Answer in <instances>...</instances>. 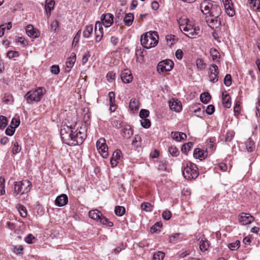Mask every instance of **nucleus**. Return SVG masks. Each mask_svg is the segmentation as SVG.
<instances>
[{"mask_svg":"<svg viewBox=\"0 0 260 260\" xmlns=\"http://www.w3.org/2000/svg\"><path fill=\"white\" fill-rule=\"evenodd\" d=\"M209 13L206 15V21L212 29H216L221 25V10L219 6L215 2L213 4L212 9H210Z\"/></svg>","mask_w":260,"mask_h":260,"instance_id":"obj_1","label":"nucleus"},{"mask_svg":"<svg viewBox=\"0 0 260 260\" xmlns=\"http://www.w3.org/2000/svg\"><path fill=\"white\" fill-rule=\"evenodd\" d=\"M180 29L188 38L194 39L200 36L201 31L199 27H193L186 18H181L178 20Z\"/></svg>","mask_w":260,"mask_h":260,"instance_id":"obj_2","label":"nucleus"},{"mask_svg":"<svg viewBox=\"0 0 260 260\" xmlns=\"http://www.w3.org/2000/svg\"><path fill=\"white\" fill-rule=\"evenodd\" d=\"M158 36L156 31H149L142 35L141 44L146 49H150L157 45Z\"/></svg>","mask_w":260,"mask_h":260,"instance_id":"obj_3","label":"nucleus"},{"mask_svg":"<svg viewBox=\"0 0 260 260\" xmlns=\"http://www.w3.org/2000/svg\"><path fill=\"white\" fill-rule=\"evenodd\" d=\"M71 134L72 136L71 145L74 146L82 144L86 137L85 128L82 127H78L76 129L72 127Z\"/></svg>","mask_w":260,"mask_h":260,"instance_id":"obj_4","label":"nucleus"},{"mask_svg":"<svg viewBox=\"0 0 260 260\" xmlns=\"http://www.w3.org/2000/svg\"><path fill=\"white\" fill-rule=\"evenodd\" d=\"M45 89L43 87H39L37 89L28 91L24 97L27 103H31L32 102H39L43 95L45 93Z\"/></svg>","mask_w":260,"mask_h":260,"instance_id":"obj_5","label":"nucleus"},{"mask_svg":"<svg viewBox=\"0 0 260 260\" xmlns=\"http://www.w3.org/2000/svg\"><path fill=\"white\" fill-rule=\"evenodd\" d=\"M14 185V191L13 194L15 196L18 194L22 195L30 190L31 183L27 180H24L22 181L15 182Z\"/></svg>","mask_w":260,"mask_h":260,"instance_id":"obj_6","label":"nucleus"},{"mask_svg":"<svg viewBox=\"0 0 260 260\" xmlns=\"http://www.w3.org/2000/svg\"><path fill=\"white\" fill-rule=\"evenodd\" d=\"M183 175L187 179H196L199 175L196 165L191 162H187L183 170Z\"/></svg>","mask_w":260,"mask_h":260,"instance_id":"obj_7","label":"nucleus"},{"mask_svg":"<svg viewBox=\"0 0 260 260\" xmlns=\"http://www.w3.org/2000/svg\"><path fill=\"white\" fill-rule=\"evenodd\" d=\"M96 148L103 158H106L108 155V146L104 138H101L96 142Z\"/></svg>","mask_w":260,"mask_h":260,"instance_id":"obj_8","label":"nucleus"},{"mask_svg":"<svg viewBox=\"0 0 260 260\" xmlns=\"http://www.w3.org/2000/svg\"><path fill=\"white\" fill-rule=\"evenodd\" d=\"M174 66V62L170 59H166L160 61L157 67L158 72L163 73L164 72L171 71Z\"/></svg>","mask_w":260,"mask_h":260,"instance_id":"obj_9","label":"nucleus"},{"mask_svg":"<svg viewBox=\"0 0 260 260\" xmlns=\"http://www.w3.org/2000/svg\"><path fill=\"white\" fill-rule=\"evenodd\" d=\"M209 81L215 83L218 81V75L219 74V70L218 67L215 64H212L209 68Z\"/></svg>","mask_w":260,"mask_h":260,"instance_id":"obj_10","label":"nucleus"},{"mask_svg":"<svg viewBox=\"0 0 260 260\" xmlns=\"http://www.w3.org/2000/svg\"><path fill=\"white\" fill-rule=\"evenodd\" d=\"M72 127H68V131L65 129H61L60 133L63 142L69 145H71V141H72L71 136Z\"/></svg>","mask_w":260,"mask_h":260,"instance_id":"obj_11","label":"nucleus"},{"mask_svg":"<svg viewBox=\"0 0 260 260\" xmlns=\"http://www.w3.org/2000/svg\"><path fill=\"white\" fill-rule=\"evenodd\" d=\"M214 2L210 0H204L200 4V9L202 13L205 16L209 13V9H212Z\"/></svg>","mask_w":260,"mask_h":260,"instance_id":"obj_12","label":"nucleus"},{"mask_svg":"<svg viewBox=\"0 0 260 260\" xmlns=\"http://www.w3.org/2000/svg\"><path fill=\"white\" fill-rule=\"evenodd\" d=\"M254 220V217L250 214L242 213L239 217V220L243 225L250 223Z\"/></svg>","mask_w":260,"mask_h":260,"instance_id":"obj_13","label":"nucleus"},{"mask_svg":"<svg viewBox=\"0 0 260 260\" xmlns=\"http://www.w3.org/2000/svg\"><path fill=\"white\" fill-rule=\"evenodd\" d=\"M114 16L112 14L107 13L102 16V23L106 27L110 26L113 23Z\"/></svg>","mask_w":260,"mask_h":260,"instance_id":"obj_14","label":"nucleus"},{"mask_svg":"<svg viewBox=\"0 0 260 260\" xmlns=\"http://www.w3.org/2000/svg\"><path fill=\"white\" fill-rule=\"evenodd\" d=\"M133 76L130 70L125 69L121 73V79L125 83H129L133 80Z\"/></svg>","mask_w":260,"mask_h":260,"instance_id":"obj_15","label":"nucleus"},{"mask_svg":"<svg viewBox=\"0 0 260 260\" xmlns=\"http://www.w3.org/2000/svg\"><path fill=\"white\" fill-rule=\"evenodd\" d=\"M76 59V55L75 53H72L71 55L69 58H68L66 61V67L65 68V71L66 72L69 73L71 71V69L74 65Z\"/></svg>","mask_w":260,"mask_h":260,"instance_id":"obj_16","label":"nucleus"},{"mask_svg":"<svg viewBox=\"0 0 260 260\" xmlns=\"http://www.w3.org/2000/svg\"><path fill=\"white\" fill-rule=\"evenodd\" d=\"M25 30L27 35L31 38H36L39 36L38 30L34 28L31 25H28L25 28Z\"/></svg>","mask_w":260,"mask_h":260,"instance_id":"obj_17","label":"nucleus"},{"mask_svg":"<svg viewBox=\"0 0 260 260\" xmlns=\"http://www.w3.org/2000/svg\"><path fill=\"white\" fill-rule=\"evenodd\" d=\"M208 155V152L206 150H202L200 148H196L193 152V156L196 158L200 160L205 159Z\"/></svg>","mask_w":260,"mask_h":260,"instance_id":"obj_18","label":"nucleus"},{"mask_svg":"<svg viewBox=\"0 0 260 260\" xmlns=\"http://www.w3.org/2000/svg\"><path fill=\"white\" fill-rule=\"evenodd\" d=\"M68 202V196L66 194H61L56 198L55 204L57 206L62 207L66 205Z\"/></svg>","mask_w":260,"mask_h":260,"instance_id":"obj_19","label":"nucleus"},{"mask_svg":"<svg viewBox=\"0 0 260 260\" xmlns=\"http://www.w3.org/2000/svg\"><path fill=\"white\" fill-rule=\"evenodd\" d=\"M169 106L171 110L177 112H180L182 109L181 104L177 100L173 99L172 101H170Z\"/></svg>","mask_w":260,"mask_h":260,"instance_id":"obj_20","label":"nucleus"},{"mask_svg":"<svg viewBox=\"0 0 260 260\" xmlns=\"http://www.w3.org/2000/svg\"><path fill=\"white\" fill-rule=\"evenodd\" d=\"M121 152L119 150H116L114 151L113 155L110 160V164L112 167H115L117 164V160H118L120 157Z\"/></svg>","mask_w":260,"mask_h":260,"instance_id":"obj_21","label":"nucleus"},{"mask_svg":"<svg viewBox=\"0 0 260 260\" xmlns=\"http://www.w3.org/2000/svg\"><path fill=\"white\" fill-rule=\"evenodd\" d=\"M55 4L54 0H46L45 9L46 12L47 17H49L51 15V11L53 9Z\"/></svg>","mask_w":260,"mask_h":260,"instance_id":"obj_22","label":"nucleus"},{"mask_svg":"<svg viewBox=\"0 0 260 260\" xmlns=\"http://www.w3.org/2000/svg\"><path fill=\"white\" fill-rule=\"evenodd\" d=\"M222 104L225 108H229L231 106V97L230 95L225 92H222Z\"/></svg>","mask_w":260,"mask_h":260,"instance_id":"obj_23","label":"nucleus"},{"mask_svg":"<svg viewBox=\"0 0 260 260\" xmlns=\"http://www.w3.org/2000/svg\"><path fill=\"white\" fill-rule=\"evenodd\" d=\"M171 137L173 139L176 140L177 141H181V140H185L186 138V135L185 133L179 132H172Z\"/></svg>","mask_w":260,"mask_h":260,"instance_id":"obj_24","label":"nucleus"},{"mask_svg":"<svg viewBox=\"0 0 260 260\" xmlns=\"http://www.w3.org/2000/svg\"><path fill=\"white\" fill-rule=\"evenodd\" d=\"M134 20V16L132 13H128L125 14L123 18V22L124 24L127 26H131Z\"/></svg>","mask_w":260,"mask_h":260,"instance_id":"obj_25","label":"nucleus"},{"mask_svg":"<svg viewBox=\"0 0 260 260\" xmlns=\"http://www.w3.org/2000/svg\"><path fill=\"white\" fill-rule=\"evenodd\" d=\"M133 134V131L130 126H126L122 129V135L125 138H129Z\"/></svg>","mask_w":260,"mask_h":260,"instance_id":"obj_26","label":"nucleus"},{"mask_svg":"<svg viewBox=\"0 0 260 260\" xmlns=\"http://www.w3.org/2000/svg\"><path fill=\"white\" fill-rule=\"evenodd\" d=\"M19 124V120H16L14 126H9L6 128L5 131L6 134L8 136H12L15 132V128L17 127Z\"/></svg>","mask_w":260,"mask_h":260,"instance_id":"obj_27","label":"nucleus"},{"mask_svg":"<svg viewBox=\"0 0 260 260\" xmlns=\"http://www.w3.org/2000/svg\"><path fill=\"white\" fill-rule=\"evenodd\" d=\"M129 107L131 111L133 112L137 111L139 108V105L138 101L136 99L131 100Z\"/></svg>","mask_w":260,"mask_h":260,"instance_id":"obj_28","label":"nucleus"},{"mask_svg":"<svg viewBox=\"0 0 260 260\" xmlns=\"http://www.w3.org/2000/svg\"><path fill=\"white\" fill-rule=\"evenodd\" d=\"M249 5L253 10L260 11V1L259 0H249Z\"/></svg>","mask_w":260,"mask_h":260,"instance_id":"obj_29","label":"nucleus"},{"mask_svg":"<svg viewBox=\"0 0 260 260\" xmlns=\"http://www.w3.org/2000/svg\"><path fill=\"white\" fill-rule=\"evenodd\" d=\"M93 31L92 25H89L85 27L83 32V36L84 38H88Z\"/></svg>","mask_w":260,"mask_h":260,"instance_id":"obj_30","label":"nucleus"},{"mask_svg":"<svg viewBox=\"0 0 260 260\" xmlns=\"http://www.w3.org/2000/svg\"><path fill=\"white\" fill-rule=\"evenodd\" d=\"M101 214L97 210H91L88 213L89 217L94 220H98Z\"/></svg>","mask_w":260,"mask_h":260,"instance_id":"obj_31","label":"nucleus"},{"mask_svg":"<svg viewBox=\"0 0 260 260\" xmlns=\"http://www.w3.org/2000/svg\"><path fill=\"white\" fill-rule=\"evenodd\" d=\"M141 208L146 212H151L153 209V206L148 202H144L141 204Z\"/></svg>","mask_w":260,"mask_h":260,"instance_id":"obj_32","label":"nucleus"},{"mask_svg":"<svg viewBox=\"0 0 260 260\" xmlns=\"http://www.w3.org/2000/svg\"><path fill=\"white\" fill-rule=\"evenodd\" d=\"M211 95L209 92H205L200 95V100L204 104H207L211 99Z\"/></svg>","mask_w":260,"mask_h":260,"instance_id":"obj_33","label":"nucleus"},{"mask_svg":"<svg viewBox=\"0 0 260 260\" xmlns=\"http://www.w3.org/2000/svg\"><path fill=\"white\" fill-rule=\"evenodd\" d=\"M210 53L212 56V59L214 61H218V59L219 58L220 54L216 49L213 48L210 49Z\"/></svg>","mask_w":260,"mask_h":260,"instance_id":"obj_34","label":"nucleus"},{"mask_svg":"<svg viewBox=\"0 0 260 260\" xmlns=\"http://www.w3.org/2000/svg\"><path fill=\"white\" fill-rule=\"evenodd\" d=\"M246 148L248 152H252L254 148V143L252 140L249 138L246 141Z\"/></svg>","mask_w":260,"mask_h":260,"instance_id":"obj_35","label":"nucleus"},{"mask_svg":"<svg viewBox=\"0 0 260 260\" xmlns=\"http://www.w3.org/2000/svg\"><path fill=\"white\" fill-rule=\"evenodd\" d=\"M193 145V144L192 142H188L184 144L181 148L182 152L187 154V152H189L191 148L192 147Z\"/></svg>","mask_w":260,"mask_h":260,"instance_id":"obj_36","label":"nucleus"},{"mask_svg":"<svg viewBox=\"0 0 260 260\" xmlns=\"http://www.w3.org/2000/svg\"><path fill=\"white\" fill-rule=\"evenodd\" d=\"M17 208L21 217H25L26 216L27 211L26 208L24 206L18 204L17 205Z\"/></svg>","mask_w":260,"mask_h":260,"instance_id":"obj_37","label":"nucleus"},{"mask_svg":"<svg viewBox=\"0 0 260 260\" xmlns=\"http://www.w3.org/2000/svg\"><path fill=\"white\" fill-rule=\"evenodd\" d=\"M98 220H99L100 222L103 224H106L109 227H111L113 225V222L108 221V219L103 216L102 214Z\"/></svg>","mask_w":260,"mask_h":260,"instance_id":"obj_38","label":"nucleus"},{"mask_svg":"<svg viewBox=\"0 0 260 260\" xmlns=\"http://www.w3.org/2000/svg\"><path fill=\"white\" fill-rule=\"evenodd\" d=\"M235 136V132L233 130L228 131L225 136V141L226 142H230L233 139Z\"/></svg>","mask_w":260,"mask_h":260,"instance_id":"obj_39","label":"nucleus"},{"mask_svg":"<svg viewBox=\"0 0 260 260\" xmlns=\"http://www.w3.org/2000/svg\"><path fill=\"white\" fill-rule=\"evenodd\" d=\"M114 211L116 215L121 216L125 213V208L122 206H116Z\"/></svg>","mask_w":260,"mask_h":260,"instance_id":"obj_40","label":"nucleus"},{"mask_svg":"<svg viewBox=\"0 0 260 260\" xmlns=\"http://www.w3.org/2000/svg\"><path fill=\"white\" fill-rule=\"evenodd\" d=\"M209 247V242L207 240H202L200 243V248L202 251H205Z\"/></svg>","mask_w":260,"mask_h":260,"instance_id":"obj_41","label":"nucleus"},{"mask_svg":"<svg viewBox=\"0 0 260 260\" xmlns=\"http://www.w3.org/2000/svg\"><path fill=\"white\" fill-rule=\"evenodd\" d=\"M169 151L173 156H177L179 154V151L174 146H171L169 148Z\"/></svg>","mask_w":260,"mask_h":260,"instance_id":"obj_42","label":"nucleus"},{"mask_svg":"<svg viewBox=\"0 0 260 260\" xmlns=\"http://www.w3.org/2000/svg\"><path fill=\"white\" fill-rule=\"evenodd\" d=\"M226 13L229 16H233L235 15V10L233 7V4L228 6L226 8H224Z\"/></svg>","mask_w":260,"mask_h":260,"instance_id":"obj_43","label":"nucleus"},{"mask_svg":"<svg viewBox=\"0 0 260 260\" xmlns=\"http://www.w3.org/2000/svg\"><path fill=\"white\" fill-rule=\"evenodd\" d=\"M94 33L95 35V41L96 42H100L103 36V31H100L99 29L94 28Z\"/></svg>","mask_w":260,"mask_h":260,"instance_id":"obj_44","label":"nucleus"},{"mask_svg":"<svg viewBox=\"0 0 260 260\" xmlns=\"http://www.w3.org/2000/svg\"><path fill=\"white\" fill-rule=\"evenodd\" d=\"M240 246V242L239 240H237L234 243H230L228 245V247L232 250H237Z\"/></svg>","mask_w":260,"mask_h":260,"instance_id":"obj_45","label":"nucleus"},{"mask_svg":"<svg viewBox=\"0 0 260 260\" xmlns=\"http://www.w3.org/2000/svg\"><path fill=\"white\" fill-rule=\"evenodd\" d=\"M165 253L161 251H158L153 254V260H163Z\"/></svg>","mask_w":260,"mask_h":260,"instance_id":"obj_46","label":"nucleus"},{"mask_svg":"<svg viewBox=\"0 0 260 260\" xmlns=\"http://www.w3.org/2000/svg\"><path fill=\"white\" fill-rule=\"evenodd\" d=\"M196 65L197 68L200 70L204 69L206 67L205 63H204V61L200 58L197 59Z\"/></svg>","mask_w":260,"mask_h":260,"instance_id":"obj_47","label":"nucleus"},{"mask_svg":"<svg viewBox=\"0 0 260 260\" xmlns=\"http://www.w3.org/2000/svg\"><path fill=\"white\" fill-rule=\"evenodd\" d=\"M141 125L143 127H144L145 128H147L150 127L151 122H150V121L148 119L143 118L141 120Z\"/></svg>","mask_w":260,"mask_h":260,"instance_id":"obj_48","label":"nucleus"},{"mask_svg":"<svg viewBox=\"0 0 260 260\" xmlns=\"http://www.w3.org/2000/svg\"><path fill=\"white\" fill-rule=\"evenodd\" d=\"M5 179L0 177V196H2L5 193Z\"/></svg>","mask_w":260,"mask_h":260,"instance_id":"obj_49","label":"nucleus"},{"mask_svg":"<svg viewBox=\"0 0 260 260\" xmlns=\"http://www.w3.org/2000/svg\"><path fill=\"white\" fill-rule=\"evenodd\" d=\"M13 101V97L10 94H5L3 98V102L6 104L12 103Z\"/></svg>","mask_w":260,"mask_h":260,"instance_id":"obj_50","label":"nucleus"},{"mask_svg":"<svg viewBox=\"0 0 260 260\" xmlns=\"http://www.w3.org/2000/svg\"><path fill=\"white\" fill-rule=\"evenodd\" d=\"M7 124V118L4 116H0V128H4Z\"/></svg>","mask_w":260,"mask_h":260,"instance_id":"obj_51","label":"nucleus"},{"mask_svg":"<svg viewBox=\"0 0 260 260\" xmlns=\"http://www.w3.org/2000/svg\"><path fill=\"white\" fill-rule=\"evenodd\" d=\"M224 83L225 86H230L232 84V77L230 74H226L224 78Z\"/></svg>","mask_w":260,"mask_h":260,"instance_id":"obj_52","label":"nucleus"},{"mask_svg":"<svg viewBox=\"0 0 260 260\" xmlns=\"http://www.w3.org/2000/svg\"><path fill=\"white\" fill-rule=\"evenodd\" d=\"M163 218L165 220H169L172 217V213L170 211L166 210L162 214Z\"/></svg>","mask_w":260,"mask_h":260,"instance_id":"obj_53","label":"nucleus"},{"mask_svg":"<svg viewBox=\"0 0 260 260\" xmlns=\"http://www.w3.org/2000/svg\"><path fill=\"white\" fill-rule=\"evenodd\" d=\"M149 111L145 109L141 110L139 113V116L142 119L146 118L149 116Z\"/></svg>","mask_w":260,"mask_h":260,"instance_id":"obj_54","label":"nucleus"},{"mask_svg":"<svg viewBox=\"0 0 260 260\" xmlns=\"http://www.w3.org/2000/svg\"><path fill=\"white\" fill-rule=\"evenodd\" d=\"M21 151V147L19 146L18 142H15L14 147L12 149V152L13 154H17Z\"/></svg>","mask_w":260,"mask_h":260,"instance_id":"obj_55","label":"nucleus"},{"mask_svg":"<svg viewBox=\"0 0 260 260\" xmlns=\"http://www.w3.org/2000/svg\"><path fill=\"white\" fill-rule=\"evenodd\" d=\"M215 111V107L212 105H208L206 109V112L208 115H212Z\"/></svg>","mask_w":260,"mask_h":260,"instance_id":"obj_56","label":"nucleus"},{"mask_svg":"<svg viewBox=\"0 0 260 260\" xmlns=\"http://www.w3.org/2000/svg\"><path fill=\"white\" fill-rule=\"evenodd\" d=\"M23 248L21 245L18 246H14L13 250L16 254H18L22 253Z\"/></svg>","mask_w":260,"mask_h":260,"instance_id":"obj_57","label":"nucleus"},{"mask_svg":"<svg viewBox=\"0 0 260 260\" xmlns=\"http://www.w3.org/2000/svg\"><path fill=\"white\" fill-rule=\"evenodd\" d=\"M19 56V53L17 51H9L7 53V56L9 58H12L14 57H17Z\"/></svg>","mask_w":260,"mask_h":260,"instance_id":"obj_58","label":"nucleus"},{"mask_svg":"<svg viewBox=\"0 0 260 260\" xmlns=\"http://www.w3.org/2000/svg\"><path fill=\"white\" fill-rule=\"evenodd\" d=\"M115 74L112 72H109L107 75V78L109 82H112L115 79Z\"/></svg>","mask_w":260,"mask_h":260,"instance_id":"obj_59","label":"nucleus"},{"mask_svg":"<svg viewBox=\"0 0 260 260\" xmlns=\"http://www.w3.org/2000/svg\"><path fill=\"white\" fill-rule=\"evenodd\" d=\"M51 72L52 73L57 75L60 72V69L58 66L53 65L51 68Z\"/></svg>","mask_w":260,"mask_h":260,"instance_id":"obj_60","label":"nucleus"},{"mask_svg":"<svg viewBox=\"0 0 260 260\" xmlns=\"http://www.w3.org/2000/svg\"><path fill=\"white\" fill-rule=\"evenodd\" d=\"M33 239H35V237L30 234L25 237L24 240L28 244H32L34 243Z\"/></svg>","mask_w":260,"mask_h":260,"instance_id":"obj_61","label":"nucleus"},{"mask_svg":"<svg viewBox=\"0 0 260 260\" xmlns=\"http://www.w3.org/2000/svg\"><path fill=\"white\" fill-rule=\"evenodd\" d=\"M141 138L139 136H136L132 141V145L135 147H138L140 146V143H138V140H140Z\"/></svg>","mask_w":260,"mask_h":260,"instance_id":"obj_62","label":"nucleus"},{"mask_svg":"<svg viewBox=\"0 0 260 260\" xmlns=\"http://www.w3.org/2000/svg\"><path fill=\"white\" fill-rule=\"evenodd\" d=\"M174 36H167L166 37V40L167 44L171 46L174 43Z\"/></svg>","mask_w":260,"mask_h":260,"instance_id":"obj_63","label":"nucleus"},{"mask_svg":"<svg viewBox=\"0 0 260 260\" xmlns=\"http://www.w3.org/2000/svg\"><path fill=\"white\" fill-rule=\"evenodd\" d=\"M90 56L89 51H87L85 54L83 56L82 59V62L83 64H85L88 60L89 57Z\"/></svg>","mask_w":260,"mask_h":260,"instance_id":"obj_64","label":"nucleus"}]
</instances>
